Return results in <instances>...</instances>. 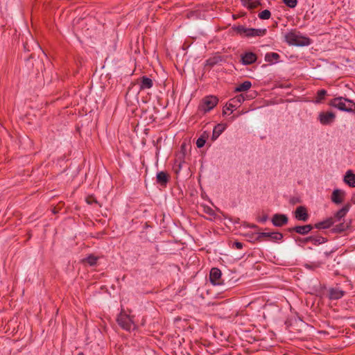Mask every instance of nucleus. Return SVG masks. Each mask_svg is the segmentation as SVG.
Segmentation results:
<instances>
[{"label": "nucleus", "mask_w": 355, "mask_h": 355, "mask_svg": "<svg viewBox=\"0 0 355 355\" xmlns=\"http://www.w3.org/2000/svg\"><path fill=\"white\" fill-rule=\"evenodd\" d=\"M329 105L336 107L341 111L347 112H355V103L353 101L344 97L334 98L329 101Z\"/></svg>", "instance_id": "f257e3e1"}, {"label": "nucleus", "mask_w": 355, "mask_h": 355, "mask_svg": "<svg viewBox=\"0 0 355 355\" xmlns=\"http://www.w3.org/2000/svg\"><path fill=\"white\" fill-rule=\"evenodd\" d=\"M233 30L239 35L242 37H255V36H263L266 33V29H257L252 28H246L243 26H238L232 28Z\"/></svg>", "instance_id": "f03ea898"}, {"label": "nucleus", "mask_w": 355, "mask_h": 355, "mask_svg": "<svg viewBox=\"0 0 355 355\" xmlns=\"http://www.w3.org/2000/svg\"><path fill=\"white\" fill-rule=\"evenodd\" d=\"M285 40L291 45L295 46H306L310 43L309 39L306 37H303L295 32L291 31L286 34Z\"/></svg>", "instance_id": "7ed1b4c3"}, {"label": "nucleus", "mask_w": 355, "mask_h": 355, "mask_svg": "<svg viewBox=\"0 0 355 355\" xmlns=\"http://www.w3.org/2000/svg\"><path fill=\"white\" fill-rule=\"evenodd\" d=\"M283 234L280 232H259L257 233L256 241L261 242L263 241H278L283 239Z\"/></svg>", "instance_id": "20e7f679"}, {"label": "nucleus", "mask_w": 355, "mask_h": 355, "mask_svg": "<svg viewBox=\"0 0 355 355\" xmlns=\"http://www.w3.org/2000/svg\"><path fill=\"white\" fill-rule=\"evenodd\" d=\"M218 102L217 97L209 96L202 99V103L199 106V109L204 112H207L212 110Z\"/></svg>", "instance_id": "39448f33"}, {"label": "nucleus", "mask_w": 355, "mask_h": 355, "mask_svg": "<svg viewBox=\"0 0 355 355\" xmlns=\"http://www.w3.org/2000/svg\"><path fill=\"white\" fill-rule=\"evenodd\" d=\"M302 243H311L314 245L324 243L327 241V238L322 236L319 234L307 236L306 238H299L297 240Z\"/></svg>", "instance_id": "423d86ee"}, {"label": "nucleus", "mask_w": 355, "mask_h": 355, "mask_svg": "<svg viewBox=\"0 0 355 355\" xmlns=\"http://www.w3.org/2000/svg\"><path fill=\"white\" fill-rule=\"evenodd\" d=\"M221 271L217 268H213L210 270L209 280L213 285H221Z\"/></svg>", "instance_id": "0eeeda50"}, {"label": "nucleus", "mask_w": 355, "mask_h": 355, "mask_svg": "<svg viewBox=\"0 0 355 355\" xmlns=\"http://www.w3.org/2000/svg\"><path fill=\"white\" fill-rule=\"evenodd\" d=\"M117 322L119 325L125 330H130L132 324V322L130 318L128 315L123 313H121L118 316Z\"/></svg>", "instance_id": "6e6552de"}, {"label": "nucleus", "mask_w": 355, "mask_h": 355, "mask_svg": "<svg viewBox=\"0 0 355 355\" xmlns=\"http://www.w3.org/2000/svg\"><path fill=\"white\" fill-rule=\"evenodd\" d=\"M336 115L332 112H320L319 114L320 122L322 125H329L335 120Z\"/></svg>", "instance_id": "1a4fd4ad"}, {"label": "nucleus", "mask_w": 355, "mask_h": 355, "mask_svg": "<svg viewBox=\"0 0 355 355\" xmlns=\"http://www.w3.org/2000/svg\"><path fill=\"white\" fill-rule=\"evenodd\" d=\"M314 228L313 225H299L288 229L289 232H295L301 235H306Z\"/></svg>", "instance_id": "9d476101"}, {"label": "nucleus", "mask_w": 355, "mask_h": 355, "mask_svg": "<svg viewBox=\"0 0 355 355\" xmlns=\"http://www.w3.org/2000/svg\"><path fill=\"white\" fill-rule=\"evenodd\" d=\"M271 220L274 226L282 227L287 224L288 219L285 214H275Z\"/></svg>", "instance_id": "9b49d317"}, {"label": "nucleus", "mask_w": 355, "mask_h": 355, "mask_svg": "<svg viewBox=\"0 0 355 355\" xmlns=\"http://www.w3.org/2000/svg\"><path fill=\"white\" fill-rule=\"evenodd\" d=\"M295 217L298 220L306 221L309 219L307 209L304 206L297 207L295 211Z\"/></svg>", "instance_id": "f8f14e48"}, {"label": "nucleus", "mask_w": 355, "mask_h": 355, "mask_svg": "<svg viewBox=\"0 0 355 355\" xmlns=\"http://www.w3.org/2000/svg\"><path fill=\"white\" fill-rule=\"evenodd\" d=\"M336 223L334 218H328L323 221L316 223L313 227L318 230L327 229L331 227Z\"/></svg>", "instance_id": "ddd939ff"}, {"label": "nucleus", "mask_w": 355, "mask_h": 355, "mask_svg": "<svg viewBox=\"0 0 355 355\" xmlns=\"http://www.w3.org/2000/svg\"><path fill=\"white\" fill-rule=\"evenodd\" d=\"M345 294V292L338 288H331L329 290V297L330 300H336L342 298Z\"/></svg>", "instance_id": "4468645a"}, {"label": "nucleus", "mask_w": 355, "mask_h": 355, "mask_svg": "<svg viewBox=\"0 0 355 355\" xmlns=\"http://www.w3.org/2000/svg\"><path fill=\"white\" fill-rule=\"evenodd\" d=\"M257 60V55L252 52L245 53L241 56L242 63L245 65L251 64L255 62Z\"/></svg>", "instance_id": "2eb2a0df"}, {"label": "nucleus", "mask_w": 355, "mask_h": 355, "mask_svg": "<svg viewBox=\"0 0 355 355\" xmlns=\"http://www.w3.org/2000/svg\"><path fill=\"white\" fill-rule=\"evenodd\" d=\"M345 192L340 189H335L331 194V201L336 205L343 202Z\"/></svg>", "instance_id": "dca6fc26"}, {"label": "nucleus", "mask_w": 355, "mask_h": 355, "mask_svg": "<svg viewBox=\"0 0 355 355\" xmlns=\"http://www.w3.org/2000/svg\"><path fill=\"white\" fill-rule=\"evenodd\" d=\"M153 86V82L151 78L147 76H142L140 78L139 90L150 89Z\"/></svg>", "instance_id": "f3484780"}, {"label": "nucleus", "mask_w": 355, "mask_h": 355, "mask_svg": "<svg viewBox=\"0 0 355 355\" xmlns=\"http://www.w3.org/2000/svg\"><path fill=\"white\" fill-rule=\"evenodd\" d=\"M225 128H226L225 124H224V123L217 124L213 130L211 139L213 141L216 140L220 136V135H221L222 132L225 130Z\"/></svg>", "instance_id": "a211bd4d"}, {"label": "nucleus", "mask_w": 355, "mask_h": 355, "mask_svg": "<svg viewBox=\"0 0 355 355\" xmlns=\"http://www.w3.org/2000/svg\"><path fill=\"white\" fill-rule=\"evenodd\" d=\"M349 205L347 204L339 209L332 218L336 221H339L341 218H344L349 209Z\"/></svg>", "instance_id": "6ab92c4d"}, {"label": "nucleus", "mask_w": 355, "mask_h": 355, "mask_svg": "<svg viewBox=\"0 0 355 355\" xmlns=\"http://www.w3.org/2000/svg\"><path fill=\"white\" fill-rule=\"evenodd\" d=\"M169 180V176L167 173L160 171L157 174V182L162 185L165 186Z\"/></svg>", "instance_id": "aec40b11"}, {"label": "nucleus", "mask_w": 355, "mask_h": 355, "mask_svg": "<svg viewBox=\"0 0 355 355\" xmlns=\"http://www.w3.org/2000/svg\"><path fill=\"white\" fill-rule=\"evenodd\" d=\"M344 180L349 187H355V174L351 171L346 173Z\"/></svg>", "instance_id": "412c9836"}, {"label": "nucleus", "mask_w": 355, "mask_h": 355, "mask_svg": "<svg viewBox=\"0 0 355 355\" xmlns=\"http://www.w3.org/2000/svg\"><path fill=\"white\" fill-rule=\"evenodd\" d=\"M279 55L277 53H267L265 55V60L270 64L275 63L279 59Z\"/></svg>", "instance_id": "4be33fe9"}, {"label": "nucleus", "mask_w": 355, "mask_h": 355, "mask_svg": "<svg viewBox=\"0 0 355 355\" xmlns=\"http://www.w3.org/2000/svg\"><path fill=\"white\" fill-rule=\"evenodd\" d=\"M243 5L250 10H252L260 5L259 0H242Z\"/></svg>", "instance_id": "5701e85b"}, {"label": "nucleus", "mask_w": 355, "mask_h": 355, "mask_svg": "<svg viewBox=\"0 0 355 355\" xmlns=\"http://www.w3.org/2000/svg\"><path fill=\"white\" fill-rule=\"evenodd\" d=\"M252 86L250 81L246 80L239 85L234 89L235 92H242L248 90Z\"/></svg>", "instance_id": "b1692460"}, {"label": "nucleus", "mask_w": 355, "mask_h": 355, "mask_svg": "<svg viewBox=\"0 0 355 355\" xmlns=\"http://www.w3.org/2000/svg\"><path fill=\"white\" fill-rule=\"evenodd\" d=\"M349 225L348 223H341L334 226L331 232L333 233H342L349 228Z\"/></svg>", "instance_id": "393cba45"}, {"label": "nucleus", "mask_w": 355, "mask_h": 355, "mask_svg": "<svg viewBox=\"0 0 355 355\" xmlns=\"http://www.w3.org/2000/svg\"><path fill=\"white\" fill-rule=\"evenodd\" d=\"M327 95V91L325 89L318 90L317 92V97L315 100V103H320L322 100L324 99L325 96Z\"/></svg>", "instance_id": "a878e982"}, {"label": "nucleus", "mask_w": 355, "mask_h": 355, "mask_svg": "<svg viewBox=\"0 0 355 355\" xmlns=\"http://www.w3.org/2000/svg\"><path fill=\"white\" fill-rule=\"evenodd\" d=\"M270 16H271V12L269 10H267V9L261 11L258 15V17L261 19H264V20L270 19Z\"/></svg>", "instance_id": "bb28decb"}, {"label": "nucleus", "mask_w": 355, "mask_h": 355, "mask_svg": "<svg viewBox=\"0 0 355 355\" xmlns=\"http://www.w3.org/2000/svg\"><path fill=\"white\" fill-rule=\"evenodd\" d=\"M97 260H98V258L92 254L88 256L86 259H85V261L91 266H93L94 265H96V262H97Z\"/></svg>", "instance_id": "cd10ccee"}, {"label": "nucleus", "mask_w": 355, "mask_h": 355, "mask_svg": "<svg viewBox=\"0 0 355 355\" xmlns=\"http://www.w3.org/2000/svg\"><path fill=\"white\" fill-rule=\"evenodd\" d=\"M283 2L289 8H293L297 6V0H283Z\"/></svg>", "instance_id": "c85d7f7f"}, {"label": "nucleus", "mask_w": 355, "mask_h": 355, "mask_svg": "<svg viewBox=\"0 0 355 355\" xmlns=\"http://www.w3.org/2000/svg\"><path fill=\"white\" fill-rule=\"evenodd\" d=\"M206 142L205 137L204 135H202L200 137H199L196 141V146L198 148H202L205 146V144Z\"/></svg>", "instance_id": "c756f323"}, {"label": "nucleus", "mask_w": 355, "mask_h": 355, "mask_svg": "<svg viewBox=\"0 0 355 355\" xmlns=\"http://www.w3.org/2000/svg\"><path fill=\"white\" fill-rule=\"evenodd\" d=\"M235 107H236V105H234L232 103H230L227 104L225 105V107L223 108V114H227V110H230L231 112H232L233 108Z\"/></svg>", "instance_id": "7c9ffc66"}, {"label": "nucleus", "mask_w": 355, "mask_h": 355, "mask_svg": "<svg viewBox=\"0 0 355 355\" xmlns=\"http://www.w3.org/2000/svg\"><path fill=\"white\" fill-rule=\"evenodd\" d=\"M86 202L89 205H92L94 203L98 204V202L96 200V198L93 196H88L86 198Z\"/></svg>", "instance_id": "2f4dec72"}, {"label": "nucleus", "mask_w": 355, "mask_h": 355, "mask_svg": "<svg viewBox=\"0 0 355 355\" xmlns=\"http://www.w3.org/2000/svg\"><path fill=\"white\" fill-rule=\"evenodd\" d=\"M244 100H245V98L243 94L238 95L232 99V101L234 103H241V102L244 101Z\"/></svg>", "instance_id": "473e14b6"}, {"label": "nucleus", "mask_w": 355, "mask_h": 355, "mask_svg": "<svg viewBox=\"0 0 355 355\" xmlns=\"http://www.w3.org/2000/svg\"><path fill=\"white\" fill-rule=\"evenodd\" d=\"M217 63V60L215 58H209L206 61V65L213 67Z\"/></svg>", "instance_id": "72a5a7b5"}, {"label": "nucleus", "mask_w": 355, "mask_h": 355, "mask_svg": "<svg viewBox=\"0 0 355 355\" xmlns=\"http://www.w3.org/2000/svg\"><path fill=\"white\" fill-rule=\"evenodd\" d=\"M243 243L239 241H236L234 243V246H235L237 249H241L243 248Z\"/></svg>", "instance_id": "f704fd0d"}, {"label": "nucleus", "mask_w": 355, "mask_h": 355, "mask_svg": "<svg viewBox=\"0 0 355 355\" xmlns=\"http://www.w3.org/2000/svg\"><path fill=\"white\" fill-rule=\"evenodd\" d=\"M268 219V216H263L261 219H260V221L262 222V223H264Z\"/></svg>", "instance_id": "c9c22d12"}, {"label": "nucleus", "mask_w": 355, "mask_h": 355, "mask_svg": "<svg viewBox=\"0 0 355 355\" xmlns=\"http://www.w3.org/2000/svg\"><path fill=\"white\" fill-rule=\"evenodd\" d=\"M182 163H179V164H178V169H175L176 173H178V172L181 169V168H182Z\"/></svg>", "instance_id": "e433bc0d"}, {"label": "nucleus", "mask_w": 355, "mask_h": 355, "mask_svg": "<svg viewBox=\"0 0 355 355\" xmlns=\"http://www.w3.org/2000/svg\"><path fill=\"white\" fill-rule=\"evenodd\" d=\"M232 17H233V19H238V18H239V15H232Z\"/></svg>", "instance_id": "4c0bfd02"}, {"label": "nucleus", "mask_w": 355, "mask_h": 355, "mask_svg": "<svg viewBox=\"0 0 355 355\" xmlns=\"http://www.w3.org/2000/svg\"><path fill=\"white\" fill-rule=\"evenodd\" d=\"M52 211H53V214H56L57 213V210H56L55 207H54Z\"/></svg>", "instance_id": "58836bf2"}, {"label": "nucleus", "mask_w": 355, "mask_h": 355, "mask_svg": "<svg viewBox=\"0 0 355 355\" xmlns=\"http://www.w3.org/2000/svg\"><path fill=\"white\" fill-rule=\"evenodd\" d=\"M250 227H252V228H257L258 227V226L256 225H252Z\"/></svg>", "instance_id": "ea45409f"}, {"label": "nucleus", "mask_w": 355, "mask_h": 355, "mask_svg": "<svg viewBox=\"0 0 355 355\" xmlns=\"http://www.w3.org/2000/svg\"><path fill=\"white\" fill-rule=\"evenodd\" d=\"M78 355H84V354L83 352H80L78 354Z\"/></svg>", "instance_id": "a19ab883"}]
</instances>
